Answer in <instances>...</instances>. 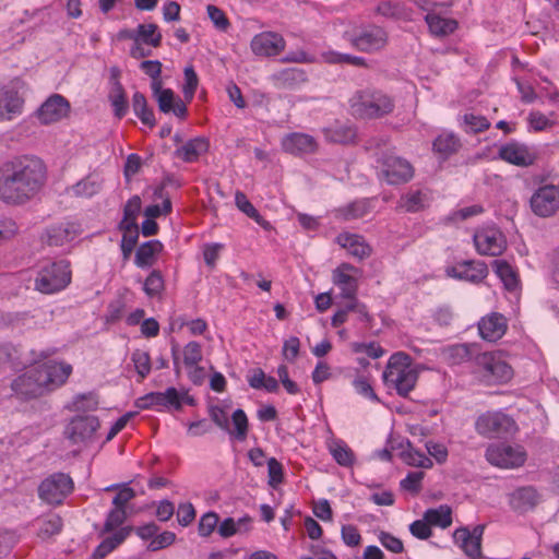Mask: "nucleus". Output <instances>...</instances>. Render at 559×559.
Here are the masks:
<instances>
[{
  "label": "nucleus",
  "instance_id": "nucleus-1",
  "mask_svg": "<svg viewBox=\"0 0 559 559\" xmlns=\"http://www.w3.org/2000/svg\"><path fill=\"white\" fill-rule=\"evenodd\" d=\"M47 179L45 163L34 155L15 156L0 166V201L23 205L33 200Z\"/></svg>",
  "mask_w": 559,
  "mask_h": 559
},
{
  "label": "nucleus",
  "instance_id": "nucleus-2",
  "mask_svg": "<svg viewBox=\"0 0 559 559\" xmlns=\"http://www.w3.org/2000/svg\"><path fill=\"white\" fill-rule=\"evenodd\" d=\"M418 376V366L413 362L412 357L404 352H397L389 358L382 379L386 388L394 389L400 396L406 397L415 389Z\"/></svg>",
  "mask_w": 559,
  "mask_h": 559
},
{
  "label": "nucleus",
  "instance_id": "nucleus-3",
  "mask_svg": "<svg viewBox=\"0 0 559 559\" xmlns=\"http://www.w3.org/2000/svg\"><path fill=\"white\" fill-rule=\"evenodd\" d=\"M472 372L485 385L506 384L513 378V368L501 352H484L475 355Z\"/></svg>",
  "mask_w": 559,
  "mask_h": 559
},
{
  "label": "nucleus",
  "instance_id": "nucleus-4",
  "mask_svg": "<svg viewBox=\"0 0 559 559\" xmlns=\"http://www.w3.org/2000/svg\"><path fill=\"white\" fill-rule=\"evenodd\" d=\"M349 103L353 112L361 118H379L394 108L393 99L380 91H358Z\"/></svg>",
  "mask_w": 559,
  "mask_h": 559
},
{
  "label": "nucleus",
  "instance_id": "nucleus-5",
  "mask_svg": "<svg viewBox=\"0 0 559 559\" xmlns=\"http://www.w3.org/2000/svg\"><path fill=\"white\" fill-rule=\"evenodd\" d=\"M70 282V263L60 260L43 266L37 273L34 286L39 293L50 295L63 290Z\"/></svg>",
  "mask_w": 559,
  "mask_h": 559
},
{
  "label": "nucleus",
  "instance_id": "nucleus-6",
  "mask_svg": "<svg viewBox=\"0 0 559 559\" xmlns=\"http://www.w3.org/2000/svg\"><path fill=\"white\" fill-rule=\"evenodd\" d=\"M25 82L14 78L0 86V121H11L21 116L24 110Z\"/></svg>",
  "mask_w": 559,
  "mask_h": 559
},
{
  "label": "nucleus",
  "instance_id": "nucleus-7",
  "mask_svg": "<svg viewBox=\"0 0 559 559\" xmlns=\"http://www.w3.org/2000/svg\"><path fill=\"white\" fill-rule=\"evenodd\" d=\"M478 435L486 438H501L518 430L515 420L501 411H488L480 414L475 421Z\"/></svg>",
  "mask_w": 559,
  "mask_h": 559
},
{
  "label": "nucleus",
  "instance_id": "nucleus-8",
  "mask_svg": "<svg viewBox=\"0 0 559 559\" xmlns=\"http://www.w3.org/2000/svg\"><path fill=\"white\" fill-rule=\"evenodd\" d=\"M74 483L66 473H53L41 480L38 486V498L50 506H59L73 491Z\"/></svg>",
  "mask_w": 559,
  "mask_h": 559
},
{
  "label": "nucleus",
  "instance_id": "nucleus-9",
  "mask_svg": "<svg viewBox=\"0 0 559 559\" xmlns=\"http://www.w3.org/2000/svg\"><path fill=\"white\" fill-rule=\"evenodd\" d=\"M46 395L61 388L68 381L73 368L66 361L48 360L35 365Z\"/></svg>",
  "mask_w": 559,
  "mask_h": 559
},
{
  "label": "nucleus",
  "instance_id": "nucleus-10",
  "mask_svg": "<svg viewBox=\"0 0 559 559\" xmlns=\"http://www.w3.org/2000/svg\"><path fill=\"white\" fill-rule=\"evenodd\" d=\"M378 163L380 165V178L389 185L405 183L414 177L412 164L400 156L384 154Z\"/></svg>",
  "mask_w": 559,
  "mask_h": 559
},
{
  "label": "nucleus",
  "instance_id": "nucleus-11",
  "mask_svg": "<svg viewBox=\"0 0 559 559\" xmlns=\"http://www.w3.org/2000/svg\"><path fill=\"white\" fill-rule=\"evenodd\" d=\"M487 461L500 468H515L524 464L526 453L520 445L491 444L486 450Z\"/></svg>",
  "mask_w": 559,
  "mask_h": 559
},
{
  "label": "nucleus",
  "instance_id": "nucleus-12",
  "mask_svg": "<svg viewBox=\"0 0 559 559\" xmlns=\"http://www.w3.org/2000/svg\"><path fill=\"white\" fill-rule=\"evenodd\" d=\"M350 44L359 51L367 53L376 52L386 46L388 33L378 25L362 26L352 35Z\"/></svg>",
  "mask_w": 559,
  "mask_h": 559
},
{
  "label": "nucleus",
  "instance_id": "nucleus-13",
  "mask_svg": "<svg viewBox=\"0 0 559 559\" xmlns=\"http://www.w3.org/2000/svg\"><path fill=\"white\" fill-rule=\"evenodd\" d=\"M474 245L479 254L498 257L506 250L507 240L499 228L487 226L474 234Z\"/></svg>",
  "mask_w": 559,
  "mask_h": 559
},
{
  "label": "nucleus",
  "instance_id": "nucleus-14",
  "mask_svg": "<svg viewBox=\"0 0 559 559\" xmlns=\"http://www.w3.org/2000/svg\"><path fill=\"white\" fill-rule=\"evenodd\" d=\"M361 271L350 263H341L332 271V283L340 289V297L354 299L358 294Z\"/></svg>",
  "mask_w": 559,
  "mask_h": 559
},
{
  "label": "nucleus",
  "instance_id": "nucleus-15",
  "mask_svg": "<svg viewBox=\"0 0 559 559\" xmlns=\"http://www.w3.org/2000/svg\"><path fill=\"white\" fill-rule=\"evenodd\" d=\"M531 209L539 217H550L559 210V186L544 185L531 197Z\"/></svg>",
  "mask_w": 559,
  "mask_h": 559
},
{
  "label": "nucleus",
  "instance_id": "nucleus-16",
  "mask_svg": "<svg viewBox=\"0 0 559 559\" xmlns=\"http://www.w3.org/2000/svg\"><path fill=\"white\" fill-rule=\"evenodd\" d=\"M71 105L69 100L60 95H50L36 110V118L44 126L57 123L70 115Z\"/></svg>",
  "mask_w": 559,
  "mask_h": 559
},
{
  "label": "nucleus",
  "instance_id": "nucleus-17",
  "mask_svg": "<svg viewBox=\"0 0 559 559\" xmlns=\"http://www.w3.org/2000/svg\"><path fill=\"white\" fill-rule=\"evenodd\" d=\"M11 389L22 400H32L46 395L35 365L16 377L11 383Z\"/></svg>",
  "mask_w": 559,
  "mask_h": 559
},
{
  "label": "nucleus",
  "instance_id": "nucleus-18",
  "mask_svg": "<svg viewBox=\"0 0 559 559\" xmlns=\"http://www.w3.org/2000/svg\"><path fill=\"white\" fill-rule=\"evenodd\" d=\"M484 525H476L472 531L467 527L456 528L453 533L454 543L469 559H481V539Z\"/></svg>",
  "mask_w": 559,
  "mask_h": 559
},
{
  "label": "nucleus",
  "instance_id": "nucleus-19",
  "mask_svg": "<svg viewBox=\"0 0 559 559\" xmlns=\"http://www.w3.org/2000/svg\"><path fill=\"white\" fill-rule=\"evenodd\" d=\"M98 428L96 416H76L67 425L64 435L73 444H79L90 441Z\"/></svg>",
  "mask_w": 559,
  "mask_h": 559
},
{
  "label": "nucleus",
  "instance_id": "nucleus-20",
  "mask_svg": "<svg viewBox=\"0 0 559 559\" xmlns=\"http://www.w3.org/2000/svg\"><path fill=\"white\" fill-rule=\"evenodd\" d=\"M498 157L511 165L518 167H530L537 159L536 153L526 144L511 141L499 147Z\"/></svg>",
  "mask_w": 559,
  "mask_h": 559
},
{
  "label": "nucleus",
  "instance_id": "nucleus-21",
  "mask_svg": "<svg viewBox=\"0 0 559 559\" xmlns=\"http://www.w3.org/2000/svg\"><path fill=\"white\" fill-rule=\"evenodd\" d=\"M286 47L284 37L275 32H262L257 34L250 48L255 56L274 57L278 56Z\"/></svg>",
  "mask_w": 559,
  "mask_h": 559
},
{
  "label": "nucleus",
  "instance_id": "nucleus-22",
  "mask_svg": "<svg viewBox=\"0 0 559 559\" xmlns=\"http://www.w3.org/2000/svg\"><path fill=\"white\" fill-rule=\"evenodd\" d=\"M447 275L456 280L471 283H480L488 275V267L483 261H462L447 269Z\"/></svg>",
  "mask_w": 559,
  "mask_h": 559
},
{
  "label": "nucleus",
  "instance_id": "nucleus-23",
  "mask_svg": "<svg viewBox=\"0 0 559 559\" xmlns=\"http://www.w3.org/2000/svg\"><path fill=\"white\" fill-rule=\"evenodd\" d=\"M281 145L284 152L300 156L314 154L318 151L317 140L307 133L292 132L283 136Z\"/></svg>",
  "mask_w": 559,
  "mask_h": 559
},
{
  "label": "nucleus",
  "instance_id": "nucleus-24",
  "mask_svg": "<svg viewBox=\"0 0 559 559\" xmlns=\"http://www.w3.org/2000/svg\"><path fill=\"white\" fill-rule=\"evenodd\" d=\"M81 233L75 223H60L46 229L43 241L48 246L61 247L74 240Z\"/></svg>",
  "mask_w": 559,
  "mask_h": 559
},
{
  "label": "nucleus",
  "instance_id": "nucleus-25",
  "mask_svg": "<svg viewBox=\"0 0 559 559\" xmlns=\"http://www.w3.org/2000/svg\"><path fill=\"white\" fill-rule=\"evenodd\" d=\"M507 319L497 312H492L478 322L479 335L483 340L488 342H496L500 340L507 332Z\"/></svg>",
  "mask_w": 559,
  "mask_h": 559
},
{
  "label": "nucleus",
  "instance_id": "nucleus-26",
  "mask_svg": "<svg viewBox=\"0 0 559 559\" xmlns=\"http://www.w3.org/2000/svg\"><path fill=\"white\" fill-rule=\"evenodd\" d=\"M202 347L198 342L191 341L182 348V364L188 370L189 378L193 383H200L203 369L199 367L202 360Z\"/></svg>",
  "mask_w": 559,
  "mask_h": 559
},
{
  "label": "nucleus",
  "instance_id": "nucleus-27",
  "mask_svg": "<svg viewBox=\"0 0 559 559\" xmlns=\"http://www.w3.org/2000/svg\"><path fill=\"white\" fill-rule=\"evenodd\" d=\"M336 241L347 250L348 254L359 260L366 259L371 254V247L360 235L343 233L336 237Z\"/></svg>",
  "mask_w": 559,
  "mask_h": 559
},
{
  "label": "nucleus",
  "instance_id": "nucleus-28",
  "mask_svg": "<svg viewBox=\"0 0 559 559\" xmlns=\"http://www.w3.org/2000/svg\"><path fill=\"white\" fill-rule=\"evenodd\" d=\"M132 527H121L114 534L105 537L102 543L95 548L91 559H104L115 549H117L131 534Z\"/></svg>",
  "mask_w": 559,
  "mask_h": 559
},
{
  "label": "nucleus",
  "instance_id": "nucleus-29",
  "mask_svg": "<svg viewBox=\"0 0 559 559\" xmlns=\"http://www.w3.org/2000/svg\"><path fill=\"white\" fill-rule=\"evenodd\" d=\"M307 73L302 69L288 68L273 74L272 81L277 88L294 90L307 82Z\"/></svg>",
  "mask_w": 559,
  "mask_h": 559
},
{
  "label": "nucleus",
  "instance_id": "nucleus-30",
  "mask_svg": "<svg viewBox=\"0 0 559 559\" xmlns=\"http://www.w3.org/2000/svg\"><path fill=\"white\" fill-rule=\"evenodd\" d=\"M431 197L428 191L417 190L403 194L399 201V209L406 213H416L429 206Z\"/></svg>",
  "mask_w": 559,
  "mask_h": 559
},
{
  "label": "nucleus",
  "instance_id": "nucleus-31",
  "mask_svg": "<svg viewBox=\"0 0 559 559\" xmlns=\"http://www.w3.org/2000/svg\"><path fill=\"white\" fill-rule=\"evenodd\" d=\"M209 141L205 138H194L182 144L175 151L178 158L186 163H194L199 157L207 152Z\"/></svg>",
  "mask_w": 559,
  "mask_h": 559
},
{
  "label": "nucleus",
  "instance_id": "nucleus-32",
  "mask_svg": "<svg viewBox=\"0 0 559 559\" xmlns=\"http://www.w3.org/2000/svg\"><path fill=\"white\" fill-rule=\"evenodd\" d=\"M425 21L429 32L436 37L448 36L457 28L459 24L454 19L442 17L436 13H427Z\"/></svg>",
  "mask_w": 559,
  "mask_h": 559
},
{
  "label": "nucleus",
  "instance_id": "nucleus-33",
  "mask_svg": "<svg viewBox=\"0 0 559 559\" xmlns=\"http://www.w3.org/2000/svg\"><path fill=\"white\" fill-rule=\"evenodd\" d=\"M154 198L162 200V205L152 204L145 207L144 214L146 217L155 219L162 215L167 216L173 211L171 199L165 190V185H160L154 190Z\"/></svg>",
  "mask_w": 559,
  "mask_h": 559
},
{
  "label": "nucleus",
  "instance_id": "nucleus-34",
  "mask_svg": "<svg viewBox=\"0 0 559 559\" xmlns=\"http://www.w3.org/2000/svg\"><path fill=\"white\" fill-rule=\"evenodd\" d=\"M510 502L514 510L525 512L537 504L538 493L532 487H523L512 493Z\"/></svg>",
  "mask_w": 559,
  "mask_h": 559
},
{
  "label": "nucleus",
  "instance_id": "nucleus-35",
  "mask_svg": "<svg viewBox=\"0 0 559 559\" xmlns=\"http://www.w3.org/2000/svg\"><path fill=\"white\" fill-rule=\"evenodd\" d=\"M432 147L437 154L447 158L459 151L461 141L454 133L444 132L436 138Z\"/></svg>",
  "mask_w": 559,
  "mask_h": 559
},
{
  "label": "nucleus",
  "instance_id": "nucleus-36",
  "mask_svg": "<svg viewBox=\"0 0 559 559\" xmlns=\"http://www.w3.org/2000/svg\"><path fill=\"white\" fill-rule=\"evenodd\" d=\"M492 266L508 290H515L519 287V275L510 263L504 260H495Z\"/></svg>",
  "mask_w": 559,
  "mask_h": 559
},
{
  "label": "nucleus",
  "instance_id": "nucleus-37",
  "mask_svg": "<svg viewBox=\"0 0 559 559\" xmlns=\"http://www.w3.org/2000/svg\"><path fill=\"white\" fill-rule=\"evenodd\" d=\"M163 245L158 240H150L142 243L135 253L134 263L139 267H147L154 263L155 255L162 250Z\"/></svg>",
  "mask_w": 559,
  "mask_h": 559
},
{
  "label": "nucleus",
  "instance_id": "nucleus-38",
  "mask_svg": "<svg viewBox=\"0 0 559 559\" xmlns=\"http://www.w3.org/2000/svg\"><path fill=\"white\" fill-rule=\"evenodd\" d=\"M325 140L332 143L348 144L355 141L356 131L348 124H335L324 128Z\"/></svg>",
  "mask_w": 559,
  "mask_h": 559
},
{
  "label": "nucleus",
  "instance_id": "nucleus-39",
  "mask_svg": "<svg viewBox=\"0 0 559 559\" xmlns=\"http://www.w3.org/2000/svg\"><path fill=\"white\" fill-rule=\"evenodd\" d=\"M132 109L134 115L141 120L142 123L153 128L156 123L154 112L148 107L145 96L135 92L132 96Z\"/></svg>",
  "mask_w": 559,
  "mask_h": 559
},
{
  "label": "nucleus",
  "instance_id": "nucleus-40",
  "mask_svg": "<svg viewBox=\"0 0 559 559\" xmlns=\"http://www.w3.org/2000/svg\"><path fill=\"white\" fill-rule=\"evenodd\" d=\"M162 33L154 23H142L136 27V41L157 48L162 44Z\"/></svg>",
  "mask_w": 559,
  "mask_h": 559
},
{
  "label": "nucleus",
  "instance_id": "nucleus-41",
  "mask_svg": "<svg viewBox=\"0 0 559 559\" xmlns=\"http://www.w3.org/2000/svg\"><path fill=\"white\" fill-rule=\"evenodd\" d=\"M370 203L367 200H357L336 211V216L345 221L358 219L370 213Z\"/></svg>",
  "mask_w": 559,
  "mask_h": 559
},
{
  "label": "nucleus",
  "instance_id": "nucleus-42",
  "mask_svg": "<svg viewBox=\"0 0 559 559\" xmlns=\"http://www.w3.org/2000/svg\"><path fill=\"white\" fill-rule=\"evenodd\" d=\"M141 198L139 195L131 197L123 207V218L119 224V228H139L136 218L141 211Z\"/></svg>",
  "mask_w": 559,
  "mask_h": 559
},
{
  "label": "nucleus",
  "instance_id": "nucleus-43",
  "mask_svg": "<svg viewBox=\"0 0 559 559\" xmlns=\"http://www.w3.org/2000/svg\"><path fill=\"white\" fill-rule=\"evenodd\" d=\"M425 520L430 526L447 528L452 524V512L448 506H440L436 509H428L424 513Z\"/></svg>",
  "mask_w": 559,
  "mask_h": 559
},
{
  "label": "nucleus",
  "instance_id": "nucleus-44",
  "mask_svg": "<svg viewBox=\"0 0 559 559\" xmlns=\"http://www.w3.org/2000/svg\"><path fill=\"white\" fill-rule=\"evenodd\" d=\"M109 99L114 107L115 116L119 119L124 117L128 111V102L126 98L124 88L118 80L114 82Z\"/></svg>",
  "mask_w": 559,
  "mask_h": 559
},
{
  "label": "nucleus",
  "instance_id": "nucleus-45",
  "mask_svg": "<svg viewBox=\"0 0 559 559\" xmlns=\"http://www.w3.org/2000/svg\"><path fill=\"white\" fill-rule=\"evenodd\" d=\"M231 423L234 429L229 428L227 432L238 441H245L249 431V420L245 411L241 408L236 409L231 415Z\"/></svg>",
  "mask_w": 559,
  "mask_h": 559
},
{
  "label": "nucleus",
  "instance_id": "nucleus-46",
  "mask_svg": "<svg viewBox=\"0 0 559 559\" xmlns=\"http://www.w3.org/2000/svg\"><path fill=\"white\" fill-rule=\"evenodd\" d=\"M127 518V510L112 507L106 516L100 535L114 534L116 531L123 527L122 524L126 522Z\"/></svg>",
  "mask_w": 559,
  "mask_h": 559
},
{
  "label": "nucleus",
  "instance_id": "nucleus-47",
  "mask_svg": "<svg viewBox=\"0 0 559 559\" xmlns=\"http://www.w3.org/2000/svg\"><path fill=\"white\" fill-rule=\"evenodd\" d=\"M330 452L337 464L342 466H350L355 461L352 449L342 440L335 441L330 445Z\"/></svg>",
  "mask_w": 559,
  "mask_h": 559
},
{
  "label": "nucleus",
  "instance_id": "nucleus-48",
  "mask_svg": "<svg viewBox=\"0 0 559 559\" xmlns=\"http://www.w3.org/2000/svg\"><path fill=\"white\" fill-rule=\"evenodd\" d=\"M402 460L405 464L415 467L431 468L433 465L430 457L411 445L402 452Z\"/></svg>",
  "mask_w": 559,
  "mask_h": 559
},
{
  "label": "nucleus",
  "instance_id": "nucleus-49",
  "mask_svg": "<svg viewBox=\"0 0 559 559\" xmlns=\"http://www.w3.org/2000/svg\"><path fill=\"white\" fill-rule=\"evenodd\" d=\"M131 361L139 376L138 382H142L151 372V357L148 353L142 349H135L131 355Z\"/></svg>",
  "mask_w": 559,
  "mask_h": 559
},
{
  "label": "nucleus",
  "instance_id": "nucleus-50",
  "mask_svg": "<svg viewBox=\"0 0 559 559\" xmlns=\"http://www.w3.org/2000/svg\"><path fill=\"white\" fill-rule=\"evenodd\" d=\"M464 131L466 133L484 132L490 127L489 120L485 116L475 114H465L463 116Z\"/></svg>",
  "mask_w": 559,
  "mask_h": 559
},
{
  "label": "nucleus",
  "instance_id": "nucleus-51",
  "mask_svg": "<svg viewBox=\"0 0 559 559\" xmlns=\"http://www.w3.org/2000/svg\"><path fill=\"white\" fill-rule=\"evenodd\" d=\"M143 289L151 298L160 295L164 289V280L159 271L154 270L151 272L144 282Z\"/></svg>",
  "mask_w": 559,
  "mask_h": 559
},
{
  "label": "nucleus",
  "instance_id": "nucleus-52",
  "mask_svg": "<svg viewBox=\"0 0 559 559\" xmlns=\"http://www.w3.org/2000/svg\"><path fill=\"white\" fill-rule=\"evenodd\" d=\"M353 386H354L355 391L362 397H365L371 402H374V403L380 402L379 396L374 392V390L371 386L370 381L367 377H365V376L356 377L353 381Z\"/></svg>",
  "mask_w": 559,
  "mask_h": 559
},
{
  "label": "nucleus",
  "instance_id": "nucleus-53",
  "mask_svg": "<svg viewBox=\"0 0 559 559\" xmlns=\"http://www.w3.org/2000/svg\"><path fill=\"white\" fill-rule=\"evenodd\" d=\"M122 230V239L120 248L124 259H128L132 253L139 238V228H120Z\"/></svg>",
  "mask_w": 559,
  "mask_h": 559
},
{
  "label": "nucleus",
  "instance_id": "nucleus-54",
  "mask_svg": "<svg viewBox=\"0 0 559 559\" xmlns=\"http://www.w3.org/2000/svg\"><path fill=\"white\" fill-rule=\"evenodd\" d=\"M62 530V520L58 515H52L48 518L47 520L43 521L39 531L38 536L43 539L49 538L53 535H57Z\"/></svg>",
  "mask_w": 559,
  "mask_h": 559
},
{
  "label": "nucleus",
  "instance_id": "nucleus-55",
  "mask_svg": "<svg viewBox=\"0 0 559 559\" xmlns=\"http://www.w3.org/2000/svg\"><path fill=\"white\" fill-rule=\"evenodd\" d=\"M249 522H250L249 516L241 518L237 522L233 518H226L218 524L217 532L223 538H229V537L234 536L235 534H237L238 527L240 525H242L243 523H249Z\"/></svg>",
  "mask_w": 559,
  "mask_h": 559
},
{
  "label": "nucleus",
  "instance_id": "nucleus-56",
  "mask_svg": "<svg viewBox=\"0 0 559 559\" xmlns=\"http://www.w3.org/2000/svg\"><path fill=\"white\" fill-rule=\"evenodd\" d=\"M218 520L219 518L217 513L213 511L204 513L199 521V535L202 537H209L218 526Z\"/></svg>",
  "mask_w": 559,
  "mask_h": 559
},
{
  "label": "nucleus",
  "instance_id": "nucleus-57",
  "mask_svg": "<svg viewBox=\"0 0 559 559\" xmlns=\"http://www.w3.org/2000/svg\"><path fill=\"white\" fill-rule=\"evenodd\" d=\"M163 392H151L141 397H139L135 402L136 407L141 409H150L155 408L160 411L164 404Z\"/></svg>",
  "mask_w": 559,
  "mask_h": 559
},
{
  "label": "nucleus",
  "instance_id": "nucleus-58",
  "mask_svg": "<svg viewBox=\"0 0 559 559\" xmlns=\"http://www.w3.org/2000/svg\"><path fill=\"white\" fill-rule=\"evenodd\" d=\"M267 475H269V485L273 488H276L284 480V469L281 462H278L275 457H270L267 461Z\"/></svg>",
  "mask_w": 559,
  "mask_h": 559
},
{
  "label": "nucleus",
  "instance_id": "nucleus-59",
  "mask_svg": "<svg viewBox=\"0 0 559 559\" xmlns=\"http://www.w3.org/2000/svg\"><path fill=\"white\" fill-rule=\"evenodd\" d=\"M206 11L210 20L218 31L226 32L228 29L230 23L223 10L216 5L209 4Z\"/></svg>",
  "mask_w": 559,
  "mask_h": 559
},
{
  "label": "nucleus",
  "instance_id": "nucleus-60",
  "mask_svg": "<svg viewBox=\"0 0 559 559\" xmlns=\"http://www.w3.org/2000/svg\"><path fill=\"white\" fill-rule=\"evenodd\" d=\"M424 477V472H411L401 480V488L412 493H418L421 490Z\"/></svg>",
  "mask_w": 559,
  "mask_h": 559
},
{
  "label": "nucleus",
  "instance_id": "nucleus-61",
  "mask_svg": "<svg viewBox=\"0 0 559 559\" xmlns=\"http://www.w3.org/2000/svg\"><path fill=\"white\" fill-rule=\"evenodd\" d=\"M378 540L386 550L393 554H401L404 551L403 542L391 533L381 531L378 534Z\"/></svg>",
  "mask_w": 559,
  "mask_h": 559
},
{
  "label": "nucleus",
  "instance_id": "nucleus-62",
  "mask_svg": "<svg viewBox=\"0 0 559 559\" xmlns=\"http://www.w3.org/2000/svg\"><path fill=\"white\" fill-rule=\"evenodd\" d=\"M99 191V185L90 178L79 181L72 187V192L76 197L90 198Z\"/></svg>",
  "mask_w": 559,
  "mask_h": 559
},
{
  "label": "nucleus",
  "instance_id": "nucleus-63",
  "mask_svg": "<svg viewBox=\"0 0 559 559\" xmlns=\"http://www.w3.org/2000/svg\"><path fill=\"white\" fill-rule=\"evenodd\" d=\"M176 540V534L170 531H164L160 534H156V536L150 542L147 549L150 551H157L164 548L169 547Z\"/></svg>",
  "mask_w": 559,
  "mask_h": 559
},
{
  "label": "nucleus",
  "instance_id": "nucleus-64",
  "mask_svg": "<svg viewBox=\"0 0 559 559\" xmlns=\"http://www.w3.org/2000/svg\"><path fill=\"white\" fill-rule=\"evenodd\" d=\"M445 354L448 355V359L451 364H460L461 361L469 358L471 356V348L466 344H456L449 346L445 350Z\"/></svg>",
  "mask_w": 559,
  "mask_h": 559
}]
</instances>
